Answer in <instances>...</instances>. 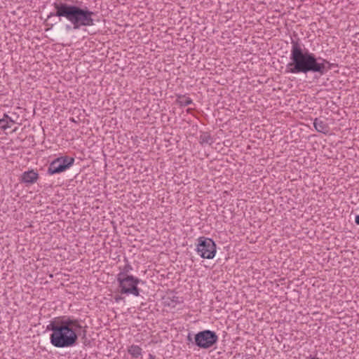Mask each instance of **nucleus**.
Wrapping results in <instances>:
<instances>
[{"mask_svg":"<svg viewBox=\"0 0 359 359\" xmlns=\"http://www.w3.org/2000/svg\"><path fill=\"white\" fill-rule=\"evenodd\" d=\"M332 64L323 57L316 55L303 48L299 40L292 39L290 62L286 65V74L317 73L320 76L331 69Z\"/></svg>","mask_w":359,"mask_h":359,"instance_id":"nucleus-1","label":"nucleus"},{"mask_svg":"<svg viewBox=\"0 0 359 359\" xmlns=\"http://www.w3.org/2000/svg\"><path fill=\"white\" fill-rule=\"evenodd\" d=\"M177 102L180 106L186 107L192 103V100L189 97L181 95L177 98Z\"/></svg>","mask_w":359,"mask_h":359,"instance_id":"nucleus-13","label":"nucleus"},{"mask_svg":"<svg viewBox=\"0 0 359 359\" xmlns=\"http://www.w3.org/2000/svg\"><path fill=\"white\" fill-rule=\"evenodd\" d=\"M0 128L4 130L11 128V126L6 123V119L4 116L0 119Z\"/></svg>","mask_w":359,"mask_h":359,"instance_id":"nucleus-14","label":"nucleus"},{"mask_svg":"<svg viewBox=\"0 0 359 359\" xmlns=\"http://www.w3.org/2000/svg\"><path fill=\"white\" fill-rule=\"evenodd\" d=\"M39 178V174L34 170L25 171L21 176V180L25 184H34Z\"/></svg>","mask_w":359,"mask_h":359,"instance_id":"nucleus-9","label":"nucleus"},{"mask_svg":"<svg viewBox=\"0 0 359 359\" xmlns=\"http://www.w3.org/2000/svg\"><path fill=\"white\" fill-rule=\"evenodd\" d=\"M114 299L116 302H118L120 300L123 299V297H121V296H116L114 297Z\"/></svg>","mask_w":359,"mask_h":359,"instance_id":"nucleus-18","label":"nucleus"},{"mask_svg":"<svg viewBox=\"0 0 359 359\" xmlns=\"http://www.w3.org/2000/svg\"><path fill=\"white\" fill-rule=\"evenodd\" d=\"M131 270H133L132 266L130 264H127V265L125 266L123 272H125L126 274H128V273L129 271H130Z\"/></svg>","mask_w":359,"mask_h":359,"instance_id":"nucleus-15","label":"nucleus"},{"mask_svg":"<svg viewBox=\"0 0 359 359\" xmlns=\"http://www.w3.org/2000/svg\"><path fill=\"white\" fill-rule=\"evenodd\" d=\"M188 339H189V341H191V337H190L189 335L188 336Z\"/></svg>","mask_w":359,"mask_h":359,"instance_id":"nucleus-22","label":"nucleus"},{"mask_svg":"<svg viewBox=\"0 0 359 359\" xmlns=\"http://www.w3.org/2000/svg\"><path fill=\"white\" fill-rule=\"evenodd\" d=\"M142 348L137 345H131L128 349V352L135 358L140 357L142 355Z\"/></svg>","mask_w":359,"mask_h":359,"instance_id":"nucleus-11","label":"nucleus"},{"mask_svg":"<svg viewBox=\"0 0 359 359\" xmlns=\"http://www.w3.org/2000/svg\"><path fill=\"white\" fill-rule=\"evenodd\" d=\"M196 252L203 259H212L217 252L216 244L211 238L203 236L199 237Z\"/></svg>","mask_w":359,"mask_h":359,"instance_id":"nucleus-4","label":"nucleus"},{"mask_svg":"<svg viewBox=\"0 0 359 359\" xmlns=\"http://www.w3.org/2000/svg\"><path fill=\"white\" fill-rule=\"evenodd\" d=\"M311 359H319V358H316V357H312V358H311Z\"/></svg>","mask_w":359,"mask_h":359,"instance_id":"nucleus-21","label":"nucleus"},{"mask_svg":"<svg viewBox=\"0 0 359 359\" xmlns=\"http://www.w3.org/2000/svg\"><path fill=\"white\" fill-rule=\"evenodd\" d=\"M195 344L201 348L212 347L218 340V337L213 331L206 330L199 332L195 335Z\"/></svg>","mask_w":359,"mask_h":359,"instance_id":"nucleus-6","label":"nucleus"},{"mask_svg":"<svg viewBox=\"0 0 359 359\" xmlns=\"http://www.w3.org/2000/svg\"><path fill=\"white\" fill-rule=\"evenodd\" d=\"M54 8L56 10L55 14L50 13V15H55L57 17H63L73 23L75 13L77 9L76 6L69 5L63 2L54 3Z\"/></svg>","mask_w":359,"mask_h":359,"instance_id":"nucleus-7","label":"nucleus"},{"mask_svg":"<svg viewBox=\"0 0 359 359\" xmlns=\"http://www.w3.org/2000/svg\"><path fill=\"white\" fill-rule=\"evenodd\" d=\"M242 357H241V353H236L232 359H241Z\"/></svg>","mask_w":359,"mask_h":359,"instance_id":"nucleus-17","label":"nucleus"},{"mask_svg":"<svg viewBox=\"0 0 359 359\" xmlns=\"http://www.w3.org/2000/svg\"><path fill=\"white\" fill-rule=\"evenodd\" d=\"M74 162V159L73 158H68L67 156L57 158L50 164L48 168V173L50 175L60 173L68 169Z\"/></svg>","mask_w":359,"mask_h":359,"instance_id":"nucleus-8","label":"nucleus"},{"mask_svg":"<svg viewBox=\"0 0 359 359\" xmlns=\"http://www.w3.org/2000/svg\"><path fill=\"white\" fill-rule=\"evenodd\" d=\"M4 117L6 119V123H8V125H10V123H14V121L7 114H5Z\"/></svg>","mask_w":359,"mask_h":359,"instance_id":"nucleus-16","label":"nucleus"},{"mask_svg":"<svg viewBox=\"0 0 359 359\" xmlns=\"http://www.w3.org/2000/svg\"><path fill=\"white\" fill-rule=\"evenodd\" d=\"M355 223L357 225H359V215H356L355 217Z\"/></svg>","mask_w":359,"mask_h":359,"instance_id":"nucleus-19","label":"nucleus"},{"mask_svg":"<svg viewBox=\"0 0 359 359\" xmlns=\"http://www.w3.org/2000/svg\"><path fill=\"white\" fill-rule=\"evenodd\" d=\"M313 126L318 133L327 134L330 130L328 124L323 120L316 118L313 121Z\"/></svg>","mask_w":359,"mask_h":359,"instance_id":"nucleus-10","label":"nucleus"},{"mask_svg":"<svg viewBox=\"0 0 359 359\" xmlns=\"http://www.w3.org/2000/svg\"><path fill=\"white\" fill-rule=\"evenodd\" d=\"M95 13L89 11L87 8L85 9L77 6L75 13L73 25L74 29H79L81 27H90L95 25L93 16Z\"/></svg>","mask_w":359,"mask_h":359,"instance_id":"nucleus-5","label":"nucleus"},{"mask_svg":"<svg viewBox=\"0 0 359 359\" xmlns=\"http://www.w3.org/2000/svg\"><path fill=\"white\" fill-rule=\"evenodd\" d=\"M199 142L201 144H211L213 141L210 135L208 133H203L199 137Z\"/></svg>","mask_w":359,"mask_h":359,"instance_id":"nucleus-12","label":"nucleus"},{"mask_svg":"<svg viewBox=\"0 0 359 359\" xmlns=\"http://www.w3.org/2000/svg\"><path fill=\"white\" fill-rule=\"evenodd\" d=\"M83 326L77 319L67 318L59 321H51L46 330L51 331L50 341L56 348L74 346L78 340Z\"/></svg>","mask_w":359,"mask_h":359,"instance_id":"nucleus-2","label":"nucleus"},{"mask_svg":"<svg viewBox=\"0 0 359 359\" xmlns=\"http://www.w3.org/2000/svg\"><path fill=\"white\" fill-rule=\"evenodd\" d=\"M117 281L121 294H133L135 297L140 295V289L137 287L140 280L132 275L120 272L117 275Z\"/></svg>","mask_w":359,"mask_h":359,"instance_id":"nucleus-3","label":"nucleus"},{"mask_svg":"<svg viewBox=\"0 0 359 359\" xmlns=\"http://www.w3.org/2000/svg\"><path fill=\"white\" fill-rule=\"evenodd\" d=\"M149 359H155L154 356L151 354L149 355Z\"/></svg>","mask_w":359,"mask_h":359,"instance_id":"nucleus-20","label":"nucleus"}]
</instances>
